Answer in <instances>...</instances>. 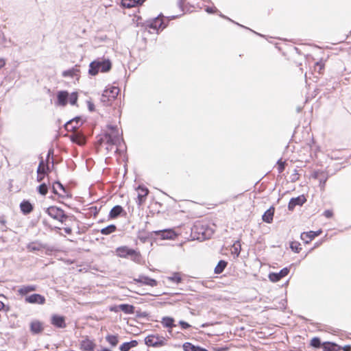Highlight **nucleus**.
I'll use <instances>...</instances> for the list:
<instances>
[{
	"mask_svg": "<svg viewBox=\"0 0 351 351\" xmlns=\"http://www.w3.org/2000/svg\"><path fill=\"white\" fill-rule=\"evenodd\" d=\"M101 143L106 144V149L108 151L112 150L114 146H116L114 152H117L123 143L122 132H120L117 126L108 125Z\"/></svg>",
	"mask_w": 351,
	"mask_h": 351,
	"instance_id": "1",
	"label": "nucleus"
},
{
	"mask_svg": "<svg viewBox=\"0 0 351 351\" xmlns=\"http://www.w3.org/2000/svg\"><path fill=\"white\" fill-rule=\"evenodd\" d=\"M112 68V63L109 59L97 58L90 62L89 65L88 73L91 75H96L99 71L106 73Z\"/></svg>",
	"mask_w": 351,
	"mask_h": 351,
	"instance_id": "2",
	"label": "nucleus"
},
{
	"mask_svg": "<svg viewBox=\"0 0 351 351\" xmlns=\"http://www.w3.org/2000/svg\"><path fill=\"white\" fill-rule=\"evenodd\" d=\"M68 101L71 105H75L77 101V94L75 92L71 95L66 90H61L57 93V101L56 104L60 106H65Z\"/></svg>",
	"mask_w": 351,
	"mask_h": 351,
	"instance_id": "3",
	"label": "nucleus"
},
{
	"mask_svg": "<svg viewBox=\"0 0 351 351\" xmlns=\"http://www.w3.org/2000/svg\"><path fill=\"white\" fill-rule=\"evenodd\" d=\"M116 254L121 258H130L133 261L139 263L141 260V255L139 252L130 249L127 246H122L117 248Z\"/></svg>",
	"mask_w": 351,
	"mask_h": 351,
	"instance_id": "4",
	"label": "nucleus"
},
{
	"mask_svg": "<svg viewBox=\"0 0 351 351\" xmlns=\"http://www.w3.org/2000/svg\"><path fill=\"white\" fill-rule=\"evenodd\" d=\"M119 89L116 86H110L106 88L101 97V101L104 105H109L119 95Z\"/></svg>",
	"mask_w": 351,
	"mask_h": 351,
	"instance_id": "5",
	"label": "nucleus"
},
{
	"mask_svg": "<svg viewBox=\"0 0 351 351\" xmlns=\"http://www.w3.org/2000/svg\"><path fill=\"white\" fill-rule=\"evenodd\" d=\"M145 343L149 347L158 348L167 344V339L162 336L152 334L145 339Z\"/></svg>",
	"mask_w": 351,
	"mask_h": 351,
	"instance_id": "6",
	"label": "nucleus"
},
{
	"mask_svg": "<svg viewBox=\"0 0 351 351\" xmlns=\"http://www.w3.org/2000/svg\"><path fill=\"white\" fill-rule=\"evenodd\" d=\"M46 212L51 217L61 222H63L64 220L67 218L64 215V211L56 206L49 207Z\"/></svg>",
	"mask_w": 351,
	"mask_h": 351,
	"instance_id": "7",
	"label": "nucleus"
},
{
	"mask_svg": "<svg viewBox=\"0 0 351 351\" xmlns=\"http://www.w3.org/2000/svg\"><path fill=\"white\" fill-rule=\"evenodd\" d=\"M147 26L154 30L163 29L167 25L164 23L163 16L159 15L158 17L147 22Z\"/></svg>",
	"mask_w": 351,
	"mask_h": 351,
	"instance_id": "8",
	"label": "nucleus"
},
{
	"mask_svg": "<svg viewBox=\"0 0 351 351\" xmlns=\"http://www.w3.org/2000/svg\"><path fill=\"white\" fill-rule=\"evenodd\" d=\"M95 346V342L87 337L83 338L80 343V347L84 351H94Z\"/></svg>",
	"mask_w": 351,
	"mask_h": 351,
	"instance_id": "9",
	"label": "nucleus"
},
{
	"mask_svg": "<svg viewBox=\"0 0 351 351\" xmlns=\"http://www.w3.org/2000/svg\"><path fill=\"white\" fill-rule=\"evenodd\" d=\"M25 301L29 304H44L45 303V298L40 294L34 293L27 296Z\"/></svg>",
	"mask_w": 351,
	"mask_h": 351,
	"instance_id": "10",
	"label": "nucleus"
},
{
	"mask_svg": "<svg viewBox=\"0 0 351 351\" xmlns=\"http://www.w3.org/2000/svg\"><path fill=\"white\" fill-rule=\"evenodd\" d=\"M134 281L152 287H156L158 285V282L156 280L143 275L139 276L138 278H134Z\"/></svg>",
	"mask_w": 351,
	"mask_h": 351,
	"instance_id": "11",
	"label": "nucleus"
},
{
	"mask_svg": "<svg viewBox=\"0 0 351 351\" xmlns=\"http://www.w3.org/2000/svg\"><path fill=\"white\" fill-rule=\"evenodd\" d=\"M289 272L288 268L285 267L280 270L278 273H271L269 274V279L273 282H276L279 281L281 278L286 276Z\"/></svg>",
	"mask_w": 351,
	"mask_h": 351,
	"instance_id": "12",
	"label": "nucleus"
},
{
	"mask_svg": "<svg viewBox=\"0 0 351 351\" xmlns=\"http://www.w3.org/2000/svg\"><path fill=\"white\" fill-rule=\"evenodd\" d=\"M154 233L162 239H173L176 237V234L171 229L155 231Z\"/></svg>",
	"mask_w": 351,
	"mask_h": 351,
	"instance_id": "13",
	"label": "nucleus"
},
{
	"mask_svg": "<svg viewBox=\"0 0 351 351\" xmlns=\"http://www.w3.org/2000/svg\"><path fill=\"white\" fill-rule=\"evenodd\" d=\"M306 201V199L304 195H300L295 198H292L289 202L288 208L290 210H293L297 205L302 206L305 203Z\"/></svg>",
	"mask_w": 351,
	"mask_h": 351,
	"instance_id": "14",
	"label": "nucleus"
},
{
	"mask_svg": "<svg viewBox=\"0 0 351 351\" xmlns=\"http://www.w3.org/2000/svg\"><path fill=\"white\" fill-rule=\"evenodd\" d=\"M136 191L138 193V204L141 206L145 202L149 191L147 188L141 186H139Z\"/></svg>",
	"mask_w": 351,
	"mask_h": 351,
	"instance_id": "15",
	"label": "nucleus"
},
{
	"mask_svg": "<svg viewBox=\"0 0 351 351\" xmlns=\"http://www.w3.org/2000/svg\"><path fill=\"white\" fill-rule=\"evenodd\" d=\"M322 231L319 230L317 232L310 231L307 232H303L301 234V239L304 241L306 243L311 241L315 237L319 236L321 234Z\"/></svg>",
	"mask_w": 351,
	"mask_h": 351,
	"instance_id": "16",
	"label": "nucleus"
},
{
	"mask_svg": "<svg viewBox=\"0 0 351 351\" xmlns=\"http://www.w3.org/2000/svg\"><path fill=\"white\" fill-rule=\"evenodd\" d=\"M51 324L53 326H55L58 328H64L66 327V324H65V320H64V317L57 315H52Z\"/></svg>",
	"mask_w": 351,
	"mask_h": 351,
	"instance_id": "17",
	"label": "nucleus"
},
{
	"mask_svg": "<svg viewBox=\"0 0 351 351\" xmlns=\"http://www.w3.org/2000/svg\"><path fill=\"white\" fill-rule=\"evenodd\" d=\"M30 330L34 334L40 333L43 330V323L38 320L32 321L30 324Z\"/></svg>",
	"mask_w": 351,
	"mask_h": 351,
	"instance_id": "18",
	"label": "nucleus"
},
{
	"mask_svg": "<svg viewBox=\"0 0 351 351\" xmlns=\"http://www.w3.org/2000/svg\"><path fill=\"white\" fill-rule=\"evenodd\" d=\"M146 0H122L121 5L124 8H131L142 5Z\"/></svg>",
	"mask_w": 351,
	"mask_h": 351,
	"instance_id": "19",
	"label": "nucleus"
},
{
	"mask_svg": "<svg viewBox=\"0 0 351 351\" xmlns=\"http://www.w3.org/2000/svg\"><path fill=\"white\" fill-rule=\"evenodd\" d=\"M123 213H124L123 208L121 206L117 205L111 209L109 213L108 217L110 219H115L121 215Z\"/></svg>",
	"mask_w": 351,
	"mask_h": 351,
	"instance_id": "20",
	"label": "nucleus"
},
{
	"mask_svg": "<svg viewBox=\"0 0 351 351\" xmlns=\"http://www.w3.org/2000/svg\"><path fill=\"white\" fill-rule=\"evenodd\" d=\"M36 290V287L35 285H24L19 289L18 293L21 295H25Z\"/></svg>",
	"mask_w": 351,
	"mask_h": 351,
	"instance_id": "21",
	"label": "nucleus"
},
{
	"mask_svg": "<svg viewBox=\"0 0 351 351\" xmlns=\"http://www.w3.org/2000/svg\"><path fill=\"white\" fill-rule=\"evenodd\" d=\"M20 208L23 214L30 213L33 210V206L28 201H23L20 204Z\"/></svg>",
	"mask_w": 351,
	"mask_h": 351,
	"instance_id": "22",
	"label": "nucleus"
},
{
	"mask_svg": "<svg viewBox=\"0 0 351 351\" xmlns=\"http://www.w3.org/2000/svg\"><path fill=\"white\" fill-rule=\"evenodd\" d=\"M138 345V341L136 340H132L130 342H125L120 346L121 351H129L131 348H135Z\"/></svg>",
	"mask_w": 351,
	"mask_h": 351,
	"instance_id": "23",
	"label": "nucleus"
},
{
	"mask_svg": "<svg viewBox=\"0 0 351 351\" xmlns=\"http://www.w3.org/2000/svg\"><path fill=\"white\" fill-rule=\"evenodd\" d=\"M274 214V208H270L265 211L264 215H263V220L266 223H271L273 221V217Z\"/></svg>",
	"mask_w": 351,
	"mask_h": 351,
	"instance_id": "24",
	"label": "nucleus"
},
{
	"mask_svg": "<svg viewBox=\"0 0 351 351\" xmlns=\"http://www.w3.org/2000/svg\"><path fill=\"white\" fill-rule=\"evenodd\" d=\"M70 139L72 142L77 143L79 145H83L85 143L84 137L79 134H73L70 136Z\"/></svg>",
	"mask_w": 351,
	"mask_h": 351,
	"instance_id": "25",
	"label": "nucleus"
},
{
	"mask_svg": "<svg viewBox=\"0 0 351 351\" xmlns=\"http://www.w3.org/2000/svg\"><path fill=\"white\" fill-rule=\"evenodd\" d=\"M119 309L126 314H133L134 313V306L128 304H119Z\"/></svg>",
	"mask_w": 351,
	"mask_h": 351,
	"instance_id": "26",
	"label": "nucleus"
},
{
	"mask_svg": "<svg viewBox=\"0 0 351 351\" xmlns=\"http://www.w3.org/2000/svg\"><path fill=\"white\" fill-rule=\"evenodd\" d=\"M167 279L169 281L174 282L176 284H179L182 282V274L179 272H174L171 276L167 277Z\"/></svg>",
	"mask_w": 351,
	"mask_h": 351,
	"instance_id": "27",
	"label": "nucleus"
},
{
	"mask_svg": "<svg viewBox=\"0 0 351 351\" xmlns=\"http://www.w3.org/2000/svg\"><path fill=\"white\" fill-rule=\"evenodd\" d=\"M324 351H338L341 348L335 343L326 342L323 344Z\"/></svg>",
	"mask_w": 351,
	"mask_h": 351,
	"instance_id": "28",
	"label": "nucleus"
},
{
	"mask_svg": "<svg viewBox=\"0 0 351 351\" xmlns=\"http://www.w3.org/2000/svg\"><path fill=\"white\" fill-rule=\"evenodd\" d=\"M79 69L76 67L72 68L71 69L64 71L62 72V76L64 77H73L75 76H78Z\"/></svg>",
	"mask_w": 351,
	"mask_h": 351,
	"instance_id": "29",
	"label": "nucleus"
},
{
	"mask_svg": "<svg viewBox=\"0 0 351 351\" xmlns=\"http://www.w3.org/2000/svg\"><path fill=\"white\" fill-rule=\"evenodd\" d=\"M80 118H75L66 123V128L67 130H75L78 128Z\"/></svg>",
	"mask_w": 351,
	"mask_h": 351,
	"instance_id": "30",
	"label": "nucleus"
},
{
	"mask_svg": "<svg viewBox=\"0 0 351 351\" xmlns=\"http://www.w3.org/2000/svg\"><path fill=\"white\" fill-rule=\"evenodd\" d=\"M174 319L169 317H165L162 319V324L166 328H172L175 325L173 324Z\"/></svg>",
	"mask_w": 351,
	"mask_h": 351,
	"instance_id": "31",
	"label": "nucleus"
},
{
	"mask_svg": "<svg viewBox=\"0 0 351 351\" xmlns=\"http://www.w3.org/2000/svg\"><path fill=\"white\" fill-rule=\"evenodd\" d=\"M116 230H117L116 226L112 224V225H110L104 228H102L100 232L102 234L108 235V234L115 232Z\"/></svg>",
	"mask_w": 351,
	"mask_h": 351,
	"instance_id": "32",
	"label": "nucleus"
},
{
	"mask_svg": "<svg viewBox=\"0 0 351 351\" xmlns=\"http://www.w3.org/2000/svg\"><path fill=\"white\" fill-rule=\"evenodd\" d=\"M106 341L112 346H116L119 343L118 336L108 335L106 337Z\"/></svg>",
	"mask_w": 351,
	"mask_h": 351,
	"instance_id": "33",
	"label": "nucleus"
},
{
	"mask_svg": "<svg viewBox=\"0 0 351 351\" xmlns=\"http://www.w3.org/2000/svg\"><path fill=\"white\" fill-rule=\"evenodd\" d=\"M227 265V263L224 261H220L217 265L215 268V274H221L224 269L226 268Z\"/></svg>",
	"mask_w": 351,
	"mask_h": 351,
	"instance_id": "34",
	"label": "nucleus"
},
{
	"mask_svg": "<svg viewBox=\"0 0 351 351\" xmlns=\"http://www.w3.org/2000/svg\"><path fill=\"white\" fill-rule=\"evenodd\" d=\"M49 171V167L48 165H45V162L42 159L41 161L39 163V165L37 169V173H47V171Z\"/></svg>",
	"mask_w": 351,
	"mask_h": 351,
	"instance_id": "35",
	"label": "nucleus"
},
{
	"mask_svg": "<svg viewBox=\"0 0 351 351\" xmlns=\"http://www.w3.org/2000/svg\"><path fill=\"white\" fill-rule=\"evenodd\" d=\"M52 191L55 194L60 195L59 191H62L64 192V188L62 184L60 182H56L53 185Z\"/></svg>",
	"mask_w": 351,
	"mask_h": 351,
	"instance_id": "36",
	"label": "nucleus"
},
{
	"mask_svg": "<svg viewBox=\"0 0 351 351\" xmlns=\"http://www.w3.org/2000/svg\"><path fill=\"white\" fill-rule=\"evenodd\" d=\"M241 252V244L239 241H236L232 247V252L238 256Z\"/></svg>",
	"mask_w": 351,
	"mask_h": 351,
	"instance_id": "37",
	"label": "nucleus"
},
{
	"mask_svg": "<svg viewBox=\"0 0 351 351\" xmlns=\"http://www.w3.org/2000/svg\"><path fill=\"white\" fill-rule=\"evenodd\" d=\"M197 346H193L191 343L186 342L183 345L184 351H196Z\"/></svg>",
	"mask_w": 351,
	"mask_h": 351,
	"instance_id": "38",
	"label": "nucleus"
},
{
	"mask_svg": "<svg viewBox=\"0 0 351 351\" xmlns=\"http://www.w3.org/2000/svg\"><path fill=\"white\" fill-rule=\"evenodd\" d=\"M38 191L42 195H45L48 192L47 186L45 184H42L38 187Z\"/></svg>",
	"mask_w": 351,
	"mask_h": 351,
	"instance_id": "39",
	"label": "nucleus"
},
{
	"mask_svg": "<svg viewBox=\"0 0 351 351\" xmlns=\"http://www.w3.org/2000/svg\"><path fill=\"white\" fill-rule=\"evenodd\" d=\"M311 346L315 348H319L321 346L320 339L318 337H314L311 341Z\"/></svg>",
	"mask_w": 351,
	"mask_h": 351,
	"instance_id": "40",
	"label": "nucleus"
},
{
	"mask_svg": "<svg viewBox=\"0 0 351 351\" xmlns=\"http://www.w3.org/2000/svg\"><path fill=\"white\" fill-rule=\"evenodd\" d=\"M324 64L322 62H319L315 64V70L317 71V72L319 73H322V70L324 69Z\"/></svg>",
	"mask_w": 351,
	"mask_h": 351,
	"instance_id": "41",
	"label": "nucleus"
},
{
	"mask_svg": "<svg viewBox=\"0 0 351 351\" xmlns=\"http://www.w3.org/2000/svg\"><path fill=\"white\" fill-rule=\"evenodd\" d=\"M285 169V162L281 160L278 161V170L279 173H282Z\"/></svg>",
	"mask_w": 351,
	"mask_h": 351,
	"instance_id": "42",
	"label": "nucleus"
},
{
	"mask_svg": "<svg viewBox=\"0 0 351 351\" xmlns=\"http://www.w3.org/2000/svg\"><path fill=\"white\" fill-rule=\"evenodd\" d=\"M299 243H296V242H292L291 243V248L292 249V250H293L294 252H298V250H299Z\"/></svg>",
	"mask_w": 351,
	"mask_h": 351,
	"instance_id": "43",
	"label": "nucleus"
},
{
	"mask_svg": "<svg viewBox=\"0 0 351 351\" xmlns=\"http://www.w3.org/2000/svg\"><path fill=\"white\" fill-rule=\"evenodd\" d=\"M179 324L182 329H187L191 327V325L184 321H180Z\"/></svg>",
	"mask_w": 351,
	"mask_h": 351,
	"instance_id": "44",
	"label": "nucleus"
},
{
	"mask_svg": "<svg viewBox=\"0 0 351 351\" xmlns=\"http://www.w3.org/2000/svg\"><path fill=\"white\" fill-rule=\"evenodd\" d=\"M38 173V176H37V181H38V182H42V181L43 180L44 177H45V175L46 173H40H40Z\"/></svg>",
	"mask_w": 351,
	"mask_h": 351,
	"instance_id": "45",
	"label": "nucleus"
},
{
	"mask_svg": "<svg viewBox=\"0 0 351 351\" xmlns=\"http://www.w3.org/2000/svg\"><path fill=\"white\" fill-rule=\"evenodd\" d=\"M324 215L327 218H330L332 216V212L330 210H325Z\"/></svg>",
	"mask_w": 351,
	"mask_h": 351,
	"instance_id": "46",
	"label": "nucleus"
},
{
	"mask_svg": "<svg viewBox=\"0 0 351 351\" xmlns=\"http://www.w3.org/2000/svg\"><path fill=\"white\" fill-rule=\"evenodd\" d=\"M28 249L31 250H38V248L36 246L34 243H31L28 245Z\"/></svg>",
	"mask_w": 351,
	"mask_h": 351,
	"instance_id": "47",
	"label": "nucleus"
},
{
	"mask_svg": "<svg viewBox=\"0 0 351 351\" xmlns=\"http://www.w3.org/2000/svg\"><path fill=\"white\" fill-rule=\"evenodd\" d=\"M110 310L111 311H114V312H118L119 311H120L119 309V305L118 306H112V307H110Z\"/></svg>",
	"mask_w": 351,
	"mask_h": 351,
	"instance_id": "48",
	"label": "nucleus"
},
{
	"mask_svg": "<svg viewBox=\"0 0 351 351\" xmlns=\"http://www.w3.org/2000/svg\"><path fill=\"white\" fill-rule=\"evenodd\" d=\"M5 64V61L4 59L3 58H0V69H1L2 67H3Z\"/></svg>",
	"mask_w": 351,
	"mask_h": 351,
	"instance_id": "49",
	"label": "nucleus"
},
{
	"mask_svg": "<svg viewBox=\"0 0 351 351\" xmlns=\"http://www.w3.org/2000/svg\"><path fill=\"white\" fill-rule=\"evenodd\" d=\"M343 350L344 351H350L351 350V346H346L343 347Z\"/></svg>",
	"mask_w": 351,
	"mask_h": 351,
	"instance_id": "50",
	"label": "nucleus"
},
{
	"mask_svg": "<svg viewBox=\"0 0 351 351\" xmlns=\"http://www.w3.org/2000/svg\"><path fill=\"white\" fill-rule=\"evenodd\" d=\"M64 230L65 232L67 234H71L72 232L71 228H68V227L65 228Z\"/></svg>",
	"mask_w": 351,
	"mask_h": 351,
	"instance_id": "51",
	"label": "nucleus"
},
{
	"mask_svg": "<svg viewBox=\"0 0 351 351\" xmlns=\"http://www.w3.org/2000/svg\"><path fill=\"white\" fill-rule=\"evenodd\" d=\"M196 351H208V350L206 349H205V348H203L197 347Z\"/></svg>",
	"mask_w": 351,
	"mask_h": 351,
	"instance_id": "52",
	"label": "nucleus"
},
{
	"mask_svg": "<svg viewBox=\"0 0 351 351\" xmlns=\"http://www.w3.org/2000/svg\"><path fill=\"white\" fill-rule=\"evenodd\" d=\"M206 11H207L208 12H210V13H213V12H214V10H213V8H208L206 9Z\"/></svg>",
	"mask_w": 351,
	"mask_h": 351,
	"instance_id": "53",
	"label": "nucleus"
}]
</instances>
